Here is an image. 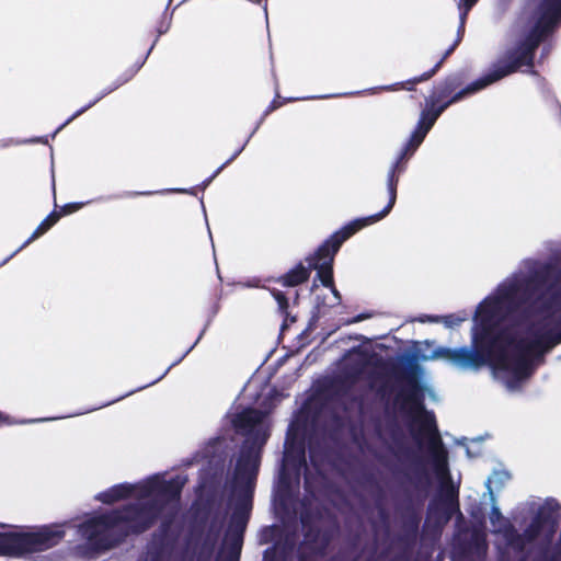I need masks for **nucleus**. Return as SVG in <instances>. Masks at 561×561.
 <instances>
[{"label": "nucleus", "mask_w": 561, "mask_h": 561, "mask_svg": "<svg viewBox=\"0 0 561 561\" xmlns=\"http://www.w3.org/2000/svg\"><path fill=\"white\" fill-rule=\"evenodd\" d=\"M440 62H442V61H439V62L434 67V69H433L431 72H428L427 75H424V76H422V77H420V78H416V79H414V80H413V81H411V82L409 81V82H407V83H396V84H392V85H389V87H385L383 89H385V90H390V91H397V90H400V89L411 90V89H412V87H407V85H413V84H415V83H417V82H421V81H424V80H427L428 78H431V77L435 73V71L437 70V68L440 66Z\"/></svg>", "instance_id": "obj_15"}, {"label": "nucleus", "mask_w": 561, "mask_h": 561, "mask_svg": "<svg viewBox=\"0 0 561 561\" xmlns=\"http://www.w3.org/2000/svg\"><path fill=\"white\" fill-rule=\"evenodd\" d=\"M90 106H91V104H90V105H88L87 107H84V108H82V110L78 111V112H77L76 114H73V115H72V116H71V117H70V118H69L65 124H68L69 122H71L75 117H77L78 115H80L81 113H83V112H84L88 107H90Z\"/></svg>", "instance_id": "obj_19"}, {"label": "nucleus", "mask_w": 561, "mask_h": 561, "mask_svg": "<svg viewBox=\"0 0 561 561\" xmlns=\"http://www.w3.org/2000/svg\"><path fill=\"white\" fill-rule=\"evenodd\" d=\"M472 347L448 348L425 341L412 358L444 359L462 370H477L488 362L495 380L508 391L518 390L561 343V278L550 273H517L499 285L477 308Z\"/></svg>", "instance_id": "obj_1"}, {"label": "nucleus", "mask_w": 561, "mask_h": 561, "mask_svg": "<svg viewBox=\"0 0 561 561\" xmlns=\"http://www.w3.org/2000/svg\"><path fill=\"white\" fill-rule=\"evenodd\" d=\"M179 486L152 476L141 482L121 483L100 492L96 500L112 504L133 497L137 503L110 514L95 515L81 525L79 533L92 550L108 549L122 537L149 528L163 506L179 496Z\"/></svg>", "instance_id": "obj_2"}, {"label": "nucleus", "mask_w": 561, "mask_h": 561, "mask_svg": "<svg viewBox=\"0 0 561 561\" xmlns=\"http://www.w3.org/2000/svg\"><path fill=\"white\" fill-rule=\"evenodd\" d=\"M468 314L466 312H461L458 314H448L437 318H432V321L442 322L446 328L453 329L461 324L466 321Z\"/></svg>", "instance_id": "obj_14"}, {"label": "nucleus", "mask_w": 561, "mask_h": 561, "mask_svg": "<svg viewBox=\"0 0 561 561\" xmlns=\"http://www.w3.org/2000/svg\"><path fill=\"white\" fill-rule=\"evenodd\" d=\"M547 510L548 508L546 506L540 507L538 516L535 518L530 528L526 531V536L529 539L535 538L536 535L540 531V529H550L552 527L554 520L551 514H547Z\"/></svg>", "instance_id": "obj_11"}, {"label": "nucleus", "mask_w": 561, "mask_h": 561, "mask_svg": "<svg viewBox=\"0 0 561 561\" xmlns=\"http://www.w3.org/2000/svg\"><path fill=\"white\" fill-rule=\"evenodd\" d=\"M360 319H362V318H360V317H358V318L354 319L352 322H358Z\"/></svg>", "instance_id": "obj_22"}, {"label": "nucleus", "mask_w": 561, "mask_h": 561, "mask_svg": "<svg viewBox=\"0 0 561 561\" xmlns=\"http://www.w3.org/2000/svg\"><path fill=\"white\" fill-rule=\"evenodd\" d=\"M397 164L398 162L391 167L388 173L389 202L387 206L378 214L357 218L348 222L341 230L336 231L323 245H321L316 256L310 261V267L317 270L318 279L324 287L331 289L336 302L341 300V296L333 284L332 263L334 254L337 252L342 243L354 233L365 227L380 221L390 213L397 199Z\"/></svg>", "instance_id": "obj_5"}, {"label": "nucleus", "mask_w": 561, "mask_h": 561, "mask_svg": "<svg viewBox=\"0 0 561 561\" xmlns=\"http://www.w3.org/2000/svg\"><path fill=\"white\" fill-rule=\"evenodd\" d=\"M83 206V203H71L61 207L60 213H51L48 215L34 230L31 237L23 243V247H26L42 234H44L47 230H49L61 216L71 214L73 211L79 210Z\"/></svg>", "instance_id": "obj_10"}, {"label": "nucleus", "mask_w": 561, "mask_h": 561, "mask_svg": "<svg viewBox=\"0 0 561 561\" xmlns=\"http://www.w3.org/2000/svg\"><path fill=\"white\" fill-rule=\"evenodd\" d=\"M294 466L291 463V457H290V453L288 450L285 451V456H284V461H283V471H282V482L285 483V474H286V471L291 467Z\"/></svg>", "instance_id": "obj_17"}, {"label": "nucleus", "mask_w": 561, "mask_h": 561, "mask_svg": "<svg viewBox=\"0 0 561 561\" xmlns=\"http://www.w3.org/2000/svg\"><path fill=\"white\" fill-rule=\"evenodd\" d=\"M560 22L561 0H541L537 5L525 8L513 27L514 42L504 57L486 75L456 94L451 102L499 81L523 66H531L535 49Z\"/></svg>", "instance_id": "obj_4"}, {"label": "nucleus", "mask_w": 561, "mask_h": 561, "mask_svg": "<svg viewBox=\"0 0 561 561\" xmlns=\"http://www.w3.org/2000/svg\"><path fill=\"white\" fill-rule=\"evenodd\" d=\"M172 192L186 193V190H172Z\"/></svg>", "instance_id": "obj_20"}, {"label": "nucleus", "mask_w": 561, "mask_h": 561, "mask_svg": "<svg viewBox=\"0 0 561 561\" xmlns=\"http://www.w3.org/2000/svg\"><path fill=\"white\" fill-rule=\"evenodd\" d=\"M477 1L478 0H459L458 10L461 25H463L469 11L477 3Z\"/></svg>", "instance_id": "obj_16"}, {"label": "nucleus", "mask_w": 561, "mask_h": 561, "mask_svg": "<svg viewBox=\"0 0 561 561\" xmlns=\"http://www.w3.org/2000/svg\"><path fill=\"white\" fill-rule=\"evenodd\" d=\"M302 457H304V451H302V450H300V451H299V459H301Z\"/></svg>", "instance_id": "obj_21"}, {"label": "nucleus", "mask_w": 561, "mask_h": 561, "mask_svg": "<svg viewBox=\"0 0 561 561\" xmlns=\"http://www.w3.org/2000/svg\"><path fill=\"white\" fill-rule=\"evenodd\" d=\"M65 536L61 525L43 526L27 531L0 534V554L23 556L47 550Z\"/></svg>", "instance_id": "obj_7"}, {"label": "nucleus", "mask_w": 561, "mask_h": 561, "mask_svg": "<svg viewBox=\"0 0 561 561\" xmlns=\"http://www.w3.org/2000/svg\"><path fill=\"white\" fill-rule=\"evenodd\" d=\"M490 522L494 533L502 534L510 547L516 550L523 548L520 539L516 537L513 526L502 516L500 508L495 503L493 504L490 513Z\"/></svg>", "instance_id": "obj_9"}, {"label": "nucleus", "mask_w": 561, "mask_h": 561, "mask_svg": "<svg viewBox=\"0 0 561 561\" xmlns=\"http://www.w3.org/2000/svg\"><path fill=\"white\" fill-rule=\"evenodd\" d=\"M447 105L448 104H445L438 108H435L434 105H432L431 107H426L422 111L416 128L404 147L400 159H403L405 154H412L416 150Z\"/></svg>", "instance_id": "obj_8"}, {"label": "nucleus", "mask_w": 561, "mask_h": 561, "mask_svg": "<svg viewBox=\"0 0 561 561\" xmlns=\"http://www.w3.org/2000/svg\"><path fill=\"white\" fill-rule=\"evenodd\" d=\"M510 476L508 473L504 472V471H495L492 473V476H490L488 478V480L485 481V485H486V489L489 491V494H490V497L493 502H495V499H494V492H493V486L495 489H500L501 485L506 481L508 480Z\"/></svg>", "instance_id": "obj_13"}, {"label": "nucleus", "mask_w": 561, "mask_h": 561, "mask_svg": "<svg viewBox=\"0 0 561 561\" xmlns=\"http://www.w3.org/2000/svg\"><path fill=\"white\" fill-rule=\"evenodd\" d=\"M234 425L245 435V440L237 459L232 479V493L238 499V504L219 554L220 561L239 560L242 535L248 522L253 484L260 463V453L268 437V425L265 422V415L260 411L242 412L236 419Z\"/></svg>", "instance_id": "obj_3"}, {"label": "nucleus", "mask_w": 561, "mask_h": 561, "mask_svg": "<svg viewBox=\"0 0 561 561\" xmlns=\"http://www.w3.org/2000/svg\"><path fill=\"white\" fill-rule=\"evenodd\" d=\"M310 265L308 267L299 264L289 271L284 277V284L287 286H296L309 278L310 275Z\"/></svg>", "instance_id": "obj_12"}, {"label": "nucleus", "mask_w": 561, "mask_h": 561, "mask_svg": "<svg viewBox=\"0 0 561 561\" xmlns=\"http://www.w3.org/2000/svg\"><path fill=\"white\" fill-rule=\"evenodd\" d=\"M275 297L276 300L278 301L279 307L282 309H285L287 307V299L282 294H277Z\"/></svg>", "instance_id": "obj_18"}, {"label": "nucleus", "mask_w": 561, "mask_h": 561, "mask_svg": "<svg viewBox=\"0 0 561 561\" xmlns=\"http://www.w3.org/2000/svg\"><path fill=\"white\" fill-rule=\"evenodd\" d=\"M408 405L412 412V431L420 445L428 453L436 479L442 489L454 497L456 491L449 477L447 454L442 445L435 424V417L433 413L423 409L416 398H413Z\"/></svg>", "instance_id": "obj_6"}]
</instances>
